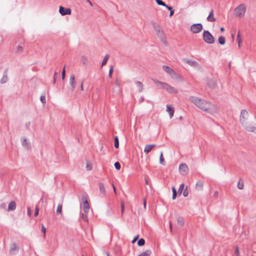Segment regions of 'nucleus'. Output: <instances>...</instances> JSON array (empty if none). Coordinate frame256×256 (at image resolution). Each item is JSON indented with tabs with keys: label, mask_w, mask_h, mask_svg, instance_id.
Instances as JSON below:
<instances>
[{
	"label": "nucleus",
	"mask_w": 256,
	"mask_h": 256,
	"mask_svg": "<svg viewBox=\"0 0 256 256\" xmlns=\"http://www.w3.org/2000/svg\"><path fill=\"white\" fill-rule=\"evenodd\" d=\"M92 164L90 162H87L86 164V169L88 170H90L92 169Z\"/></svg>",
	"instance_id": "nucleus-43"
},
{
	"label": "nucleus",
	"mask_w": 256,
	"mask_h": 256,
	"mask_svg": "<svg viewBox=\"0 0 256 256\" xmlns=\"http://www.w3.org/2000/svg\"><path fill=\"white\" fill-rule=\"evenodd\" d=\"M174 10H170V17L172 16L174 14Z\"/></svg>",
	"instance_id": "nucleus-59"
},
{
	"label": "nucleus",
	"mask_w": 256,
	"mask_h": 256,
	"mask_svg": "<svg viewBox=\"0 0 256 256\" xmlns=\"http://www.w3.org/2000/svg\"><path fill=\"white\" fill-rule=\"evenodd\" d=\"M28 214L29 216H31V210H30V208H29V207L28 208Z\"/></svg>",
	"instance_id": "nucleus-54"
},
{
	"label": "nucleus",
	"mask_w": 256,
	"mask_h": 256,
	"mask_svg": "<svg viewBox=\"0 0 256 256\" xmlns=\"http://www.w3.org/2000/svg\"><path fill=\"white\" fill-rule=\"evenodd\" d=\"M155 146L156 145L154 144L146 145L144 148V152L146 154H148Z\"/></svg>",
	"instance_id": "nucleus-15"
},
{
	"label": "nucleus",
	"mask_w": 256,
	"mask_h": 256,
	"mask_svg": "<svg viewBox=\"0 0 256 256\" xmlns=\"http://www.w3.org/2000/svg\"><path fill=\"white\" fill-rule=\"evenodd\" d=\"M62 204H59L58 205V206L57 208V209H56V213L58 214H60L62 213Z\"/></svg>",
	"instance_id": "nucleus-33"
},
{
	"label": "nucleus",
	"mask_w": 256,
	"mask_h": 256,
	"mask_svg": "<svg viewBox=\"0 0 256 256\" xmlns=\"http://www.w3.org/2000/svg\"><path fill=\"white\" fill-rule=\"evenodd\" d=\"M152 254V251L150 250H146L144 252H142L138 256H150Z\"/></svg>",
	"instance_id": "nucleus-19"
},
{
	"label": "nucleus",
	"mask_w": 256,
	"mask_h": 256,
	"mask_svg": "<svg viewBox=\"0 0 256 256\" xmlns=\"http://www.w3.org/2000/svg\"><path fill=\"white\" fill-rule=\"evenodd\" d=\"M202 30V26L200 24H192L190 27V30L194 34L200 32Z\"/></svg>",
	"instance_id": "nucleus-7"
},
{
	"label": "nucleus",
	"mask_w": 256,
	"mask_h": 256,
	"mask_svg": "<svg viewBox=\"0 0 256 256\" xmlns=\"http://www.w3.org/2000/svg\"><path fill=\"white\" fill-rule=\"evenodd\" d=\"M204 184L202 182L198 181L196 183V188L197 190H202L203 189Z\"/></svg>",
	"instance_id": "nucleus-17"
},
{
	"label": "nucleus",
	"mask_w": 256,
	"mask_h": 256,
	"mask_svg": "<svg viewBox=\"0 0 256 256\" xmlns=\"http://www.w3.org/2000/svg\"><path fill=\"white\" fill-rule=\"evenodd\" d=\"M248 116V111L242 110L240 112V121L243 126L248 124L247 119Z\"/></svg>",
	"instance_id": "nucleus-6"
},
{
	"label": "nucleus",
	"mask_w": 256,
	"mask_h": 256,
	"mask_svg": "<svg viewBox=\"0 0 256 256\" xmlns=\"http://www.w3.org/2000/svg\"><path fill=\"white\" fill-rule=\"evenodd\" d=\"M83 200V208L85 213H88L90 208V205L88 202L87 198L86 197L82 198Z\"/></svg>",
	"instance_id": "nucleus-10"
},
{
	"label": "nucleus",
	"mask_w": 256,
	"mask_h": 256,
	"mask_svg": "<svg viewBox=\"0 0 256 256\" xmlns=\"http://www.w3.org/2000/svg\"><path fill=\"white\" fill-rule=\"evenodd\" d=\"M218 192H214V196L215 198H217L218 196Z\"/></svg>",
	"instance_id": "nucleus-58"
},
{
	"label": "nucleus",
	"mask_w": 256,
	"mask_h": 256,
	"mask_svg": "<svg viewBox=\"0 0 256 256\" xmlns=\"http://www.w3.org/2000/svg\"><path fill=\"white\" fill-rule=\"evenodd\" d=\"M112 188H113V189H114V194H116V189L115 186H114V184H112Z\"/></svg>",
	"instance_id": "nucleus-57"
},
{
	"label": "nucleus",
	"mask_w": 256,
	"mask_h": 256,
	"mask_svg": "<svg viewBox=\"0 0 256 256\" xmlns=\"http://www.w3.org/2000/svg\"><path fill=\"white\" fill-rule=\"evenodd\" d=\"M220 30H221L222 32H224V28L223 27H222V28H220Z\"/></svg>",
	"instance_id": "nucleus-64"
},
{
	"label": "nucleus",
	"mask_w": 256,
	"mask_h": 256,
	"mask_svg": "<svg viewBox=\"0 0 256 256\" xmlns=\"http://www.w3.org/2000/svg\"><path fill=\"white\" fill-rule=\"evenodd\" d=\"M65 68H66V66H64V67L62 71V80H64V78H65V74H66Z\"/></svg>",
	"instance_id": "nucleus-46"
},
{
	"label": "nucleus",
	"mask_w": 256,
	"mask_h": 256,
	"mask_svg": "<svg viewBox=\"0 0 256 256\" xmlns=\"http://www.w3.org/2000/svg\"><path fill=\"white\" fill-rule=\"evenodd\" d=\"M184 62L191 66H192V67L198 66V64L197 63V62L196 61L192 60H189V59L185 60Z\"/></svg>",
	"instance_id": "nucleus-14"
},
{
	"label": "nucleus",
	"mask_w": 256,
	"mask_h": 256,
	"mask_svg": "<svg viewBox=\"0 0 256 256\" xmlns=\"http://www.w3.org/2000/svg\"><path fill=\"white\" fill-rule=\"evenodd\" d=\"M0 207L2 208H6V204L4 203H3L1 205H0Z\"/></svg>",
	"instance_id": "nucleus-60"
},
{
	"label": "nucleus",
	"mask_w": 256,
	"mask_h": 256,
	"mask_svg": "<svg viewBox=\"0 0 256 256\" xmlns=\"http://www.w3.org/2000/svg\"><path fill=\"white\" fill-rule=\"evenodd\" d=\"M172 198L173 200H174L176 197V190L174 186H172Z\"/></svg>",
	"instance_id": "nucleus-32"
},
{
	"label": "nucleus",
	"mask_w": 256,
	"mask_h": 256,
	"mask_svg": "<svg viewBox=\"0 0 256 256\" xmlns=\"http://www.w3.org/2000/svg\"><path fill=\"white\" fill-rule=\"evenodd\" d=\"M114 167L117 170H120V169L121 166L120 164L118 162H116L114 163Z\"/></svg>",
	"instance_id": "nucleus-40"
},
{
	"label": "nucleus",
	"mask_w": 256,
	"mask_h": 256,
	"mask_svg": "<svg viewBox=\"0 0 256 256\" xmlns=\"http://www.w3.org/2000/svg\"><path fill=\"white\" fill-rule=\"evenodd\" d=\"M162 70L172 79L180 82H184L183 78L169 66H163Z\"/></svg>",
	"instance_id": "nucleus-2"
},
{
	"label": "nucleus",
	"mask_w": 256,
	"mask_h": 256,
	"mask_svg": "<svg viewBox=\"0 0 256 256\" xmlns=\"http://www.w3.org/2000/svg\"><path fill=\"white\" fill-rule=\"evenodd\" d=\"M178 224L180 226H182L184 224V220L180 217H178L177 219Z\"/></svg>",
	"instance_id": "nucleus-27"
},
{
	"label": "nucleus",
	"mask_w": 256,
	"mask_h": 256,
	"mask_svg": "<svg viewBox=\"0 0 256 256\" xmlns=\"http://www.w3.org/2000/svg\"><path fill=\"white\" fill-rule=\"evenodd\" d=\"M236 42L238 44V47L239 48L241 46V44H242V38L240 37V32H238L237 37H236Z\"/></svg>",
	"instance_id": "nucleus-21"
},
{
	"label": "nucleus",
	"mask_w": 256,
	"mask_h": 256,
	"mask_svg": "<svg viewBox=\"0 0 256 256\" xmlns=\"http://www.w3.org/2000/svg\"><path fill=\"white\" fill-rule=\"evenodd\" d=\"M16 208V204L14 201H11L8 206V208L7 210L10 211V210H14Z\"/></svg>",
	"instance_id": "nucleus-16"
},
{
	"label": "nucleus",
	"mask_w": 256,
	"mask_h": 256,
	"mask_svg": "<svg viewBox=\"0 0 256 256\" xmlns=\"http://www.w3.org/2000/svg\"><path fill=\"white\" fill-rule=\"evenodd\" d=\"M114 146L116 148H118L119 146L118 140L117 136L114 137Z\"/></svg>",
	"instance_id": "nucleus-36"
},
{
	"label": "nucleus",
	"mask_w": 256,
	"mask_h": 256,
	"mask_svg": "<svg viewBox=\"0 0 256 256\" xmlns=\"http://www.w3.org/2000/svg\"><path fill=\"white\" fill-rule=\"evenodd\" d=\"M138 88V90L140 92H141L142 90V84L141 82H136Z\"/></svg>",
	"instance_id": "nucleus-35"
},
{
	"label": "nucleus",
	"mask_w": 256,
	"mask_h": 256,
	"mask_svg": "<svg viewBox=\"0 0 256 256\" xmlns=\"http://www.w3.org/2000/svg\"><path fill=\"white\" fill-rule=\"evenodd\" d=\"M38 212H39V208L38 206H36L35 208V212H34V216H36L38 214Z\"/></svg>",
	"instance_id": "nucleus-47"
},
{
	"label": "nucleus",
	"mask_w": 256,
	"mask_h": 256,
	"mask_svg": "<svg viewBox=\"0 0 256 256\" xmlns=\"http://www.w3.org/2000/svg\"><path fill=\"white\" fill-rule=\"evenodd\" d=\"M218 85L217 81L215 79H212L209 84V88H214L216 87Z\"/></svg>",
	"instance_id": "nucleus-18"
},
{
	"label": "nucleus",
	"mask_w": 256,
	"mask_h": 256,
	"mask_svg": "<svg viewBox=\"0 0 256 256\" xmlns=\"http://www.w3.org/2000/svg\"><path fill=\"white\" fill-rule=\"evenodd\" d=\"M243 126L246 130L249 132H256V126H252L248 123Z\"/></svg>",
	"instance_id": "nucleus-13"
},
{
	"label": "nucleus",
	"mask_w": 256,
	"mask_h": 256,
	"mask_svg": "<svg viewBox=\"0 0 256 256\" xmlns=\"http://www.w3.org/2000/svg\"><path fill=\"white\" fill-rule=\"evenodd\" d=\"M154 82L155 84L160 85L162 88L170 94H176L178 93V90L176 88L168 83L159 82L156 80H154Z\"/></svg>",
	"instance_id": "nucleus-3"
},
{
	"label": "nucleus",
	"mask_w": 256,
	"mask_h": 256,
	"mask_svg": "<svg viewBox=\"0 0 256 256\" xmlns=\"http://www.w3.org/2000/svg\"><path fill=\"white\" fill-rule=\"evenodd\" d=\"M22 144L26 148H28L30 147V142L26 138H24L22 140Z\"/></svg>",
	"instance_id": "nucleus-22"
},
{
	"label": "nucleus",
	"mask_w": 256,
	"mask_h": 256,
	"mask_svg": "<svg viewBox=\"0 0 256 256\" xmlns=\"http://www.w3.org/2000/svg\"><path fill=\"white\" fill-rule=\"evenodd\" d=\"M70 84L71 86L72 90H73L76 87L75 76L74 74H71L70 76Z\"/></svg>",
	"instance_id": "nucleus-12"
},
{
	"label": "nucleus",
	"mask_w": 256,
	"mask_h": 256,
	"mask_svg": "<svg viewBox=\"0 0 256 256\" xmlns=\"http://www.w3.org/2000/svg\"><path fill=\"white\" fill-rule=\"evenodd\" d=\"M59 12L62 16L70 15L71 14V10L70 8H64L62 6L59 7Z\"/></svg>",
	"instance_id": "nucleus-8"
},
{
	"label": "nucleus",
	"mask_w": 256,
	"mask_h": 256,
	"mask_svg": "<svg viewBox=\"0 0 256 256\" xmlns=\"http://www.w3.org/2000/svg\"><path fill=\"white\" fill-rule=\"evenodd\" d=\"M160 163L161 164L164 165L165 162H164V158L163 156V154L162 152H161L160 153Z\"/></svg>",
	"instance_id": "nucleus-25"
},
{
	"label": "nucleus",
	"mask_w": 256,
	"mask_h": 256,
	"mask_svg": "<svg viewBox=\"0 0 256 256\" xmlns=\"http://www.w3.org/2000/svg\"><path fill=\"white\" fill-rule=\"evenodd\" d=\"M23 50V48L21 46H18L16 48V52L18 54H20Z\"/></svg>",
	"instance_id": "nucleus-30"
},
{
	"label": "nucleus",
	"mask_w": 256,
	"mask_h": 256,
	"mask_svg": "<svg viewBox=\"0 0 256 256\" xmlns=\"http://www.w3.org/2000/svg\"><path fill=\"white\" fill-rule=\"evenodd\" d=\"M246 10V5L244 4H241L234 9V14L237 18H242L244 16Z\"/></svg>",
	"instance_id": "nucleus-4"
},
{
	"label": "nucleus",
	"mask_w": 256,
	"mask_h": 256,
	"mask_svg": "<svg viewBox=\"0 0 256 256\" xmlns=\"http://www.w3.org/2000/svg\"><path fill=\"white\" fill-rule=\"evenodd\" d=\"M82 59L84 60V64H85V62L86 61V58H85L84 57H82Z\"/></svg>",
	"instance_id": "nucleus-63"
},
{
	"label": "nucleus",
	"mask_w": 256,
	"mask_h": 256,
	"mask_svg": "<svg viewBox=\"0 0 256 256\" xmlns=\"http://www.w3.org/2000/svg\"><path fill=\"white\" fill-rule=\"evenodd\" d=\"M214 38L212 36L209 32V44H213L214 42Z\"/></svg>",
	"instance_id": "nucleus-38"
},
{
	"label": "nucleus",
	"mask_w": 256,
	"mask_h": 256,
	"mask_svg": "<svg viewBox=\"0 0 256 256\" xmlns=\"http://www.w3.org/2000/svg\"><path fill=\"white\" fill-rule=\"evenodd\" d=\"M189 100L202 110L207 112V102L206 100L194 96H190Z\"/></svg>",
	"instance_id": "nucleus-1"
},
{
	"label": "nucleus",
	"mask_w": 256,
	"mask_h": 256,
	"mask_svg": "<svg viewBox=\"0 0 256 256\" xmlns=\"http://www.w3.org/2000/svg\"><path fill=\"white\" fill-rule=\"evenodd\" d=\"M182 194L183 196H184V197H186L188 196V190H187V188H185V190H184V192L182 193Z\"/></svg>",
	"instance_id": "nucleus-48"
},
{
	"label": "nucleus",
	"mask_w": 256,
	"mask_h": 256,
	"mask_svg": "<svg viewBox=\"0 0 256 256\" xmlns=\"http://www.w3.org/2000/svg\"><path fill=\"white\" fill-rule=\"evenodd\" d=\"M234 252L236 256H238L240 255V252L238 246L235 247Z\"/></svg>",
	"instance_id": "nucleus-49"
},
{
	"label": "nucleus",
	"mask_w": 256,
	"mask_h": 256,
	"mask_svg": "<svg viewBox=\"0 0 256 256\" xmlns=\"http://www.w3.org/2000/svg\"><path fill=\"white\" fill-rule=\"evenodd\" d=\"M218 42L220 44L223 45L226 42V39L225 38L222 36H220L218 38Z\"/></svg>",
	"instance_id": "nucleus-28"
},
{
	"label": "nucleus",
	"mask_w": 256,
	"mask_h": 256,
	"mask_svg": "<svg viewBox=\"0 0 256 256\" xmlns=\"http://www.w3.org/2000/svg\"><path fill=\"white\" fill-rule=\"evenodd\" d=\"M40 100L42 104H44L46 103V96H45L44 94L40 96Z\"/></svg>",
	"instance_id": "nucleus-39"
},
{
	"label": "nucleus",
	"mask_w": 256,
	"mask_h": 256,
	"mask_svg": "<svg viewBox=\"0 0 256 256\" xmlns=\"http://www.w3.org/2000/svg\"><path fill=\"white\" fill-rule=\"evenodd\" d=\"M120 210L122 214H123L124 210V202H121L120 204Z\"/></svg>",
	"instance_id": "nucleus-42"
},
{
	"label": "nucleus",
	"mask_w": 256,
	"mask_h": 256,
	"mask_svg": "<svg viewBox=\"0 0 256 256\" xmlns=\"http://www.w3.org/2000/svg\"><path fill=\"white\" fill-rule=\"evenodd\" d=\"M112 72H113V68L112 67L109 70L108 76H109L110 78L112 77Z\"/></svg>",
	"instance_id": "nucleus-52"
},
{
	"label": "nucleus",
	"mask_w": 256,
	"mask_h": 256,
	"mask_svg": "<svg viewBox=\"0 0 256 256\" xmlns=\"http://www.w3.org/2000/svg\"><path fill=\"white\" fill-rule=\"evenodd\" d=\"M184 184H180L179 188H178V192L179 193H182V192L183 191L184 189Z\"/></svg>",
	"instance_id": "nucleus-44"
},
{
	"label": "nucleus",
	"mask_w": 256,
	"mask_h": 256,
	"mask_svg": "<svg viewBox=\"0 0 256 256\" xmlns=\"http://www.w3.org/2000/svg\"><path fill=\"white\" fill-rule=\"evenodd\" d=\"M7 77L6 76H4L1 79V82L2 83H4L6 82L7 80Z\"/></svg>",
	"instance_id": "nucleus-50"
},
{
	"label": "nucleus",
	"mask_w": 256,
	"mask_h": 256,
	"mask_svg": "<svg viewBox=\"0 0 256 256\" xmlns=\"http://www.w3.org/2000/svg\"><path fill=\"white\" fill-rule=\"evenodd\" d=\"M179 170L182 174L184 175L188 174V168L185 164H182L179 166Z\"/></svg>",
	"instance_id": "nucleus-9"
},
{
	"label": "nucleus",
	"mask_w": 256,
	"mask_h": 256,
	"mask_svg": "<svg viewBox=\"0 0 256 256\" xmlns=\"http://www.w3.org/2000/svg\"><path fill=\"white\" fill-rule=\"evenodd\" d=\"M156 2L158 4L162 6H165L166 4L162 0H156Z\"/></svg>",
	"instance_id": "nucleus-41"
},
{
	"label": "nucleus",
	"mask_w": 256,
	"mask_h": 256,
	"mask_svg": "<svg viewBox=\"0 0 256 256\" xmlns=\"http://www.w3.org/2000/svg\"><path fill=\"white\" fill-rule=\"evenodd\" d=\"M80 89L82 90H84V86H83V82H82L80 86Z\"/></svg>",
	"instance_id": "nucleus-62"
},
{
	"label": "nucleus",
	"mask_w": 256,
	"mask_h": 256,
	"mask_svg": "<svg viewBox=\"0 0 256 256\" xmlns=\"http://www.w3.org/2000/svg\"><path fill=\"white\" fill-rule=\"evenodd\" d=\"M99 188L100 192L104 194L106 192L104 184L102 183H100L99 184Z\"/></svg>",
	"instance_id": "nucleus-26"
},
{
	"label": "nucleus",
	"mask_w": 256,
	"mask_h": 256,
	"mask_svg": "<svg viewBox=\"0 0 256 256\" xmlns=\"http://www.w3.org/2000/svg\"><path fill=\"white\" fill-rule=\"evenodd\" d=\"M168 10H172V8L171 6H168V5L166 4L164 6Z\"/></svg>",
	"instance_id": "nucleus-56"
},
{
	"label": "nucleus",
	"mask_w": 256,
	"mask_h": 256,
	"mask_svg": "<svg viewBox=\"0 0 256 256\" xmlns=\"http://www.w3.org/2000/svg\"><path fill=\"white\" fill-rule=\"evenodd\" d=\"M87 214H88V213L84 212V214H82V218L83 220L84 221L86 222H88V218Z\"/></svg>",
	"instance_id": "nucleus-37"
},
{
	"label": "nucleus",
	"mask_w": 256,
	"mask_h": 256,
	"mask_svg": "<svg viewBox=\"0 0 256 256\" xmlns=\"http://www.w3.org/2000/svg\"><path fill=\"white\" fill-rule=\"evenodd\" d=\"M154 28L160 39L162 42L166 40L165 34L161 27L158 24H154Z\"/></svg>",
	"instance_id": "nucleus-5"
},
{
	"label": "nucleus",
	"mask_w": 256,
	"mask_h": 256,
	"mask_svg": "<svg viewBox=\"0 0 256 256\" xmlns=\"http://www.w3.org/2000/svg\"><path fill=\"white\" fill-rule=\"evenodd\" d=\"M138 238H139V236L138 234L137 236H136L134 238V240H132V244L134 243V242L137 240Z\"/></svg>",
	"instance_id": "nucleus-51"
},
{
	"label": "nucleus",
	"mask_w": 256,
	"mask_h": 256,
	"mask_svg": "<svg viewBox=\"0 0 256 256\" xmlns=\"http://www.w3.org/2000/svg\"><path fill=\"white\" fill-rule=\"evenodd\" d=\"M146 198H144V200H143V204H144V208H146Z\"/></svg>",
	"instance_id": "nucleus-55"
},
{
	"label": "nucleus",
	"mask_w": 256,
	"mask_h": 256,
	"mask_svg": "<svg viewBox=\"0 0 256 256\" xmlns=\"http://www.w3.org/2000/svg\"><path fill=\"white\" fill-rule=\"evenodd\" d=\"M108 58H109V55L106 54L104 56V58L102 62V66H104L106 64Z\"/></svg>",
	"instance_id": "nucleus-29"
},
{
	"label": "nucleus",
	"mask_w": 256,
	"mask_h": 256,
	"mask_svg": "<svg viewBox=\"0 0 256 256\" xmlns=\"http://www.w3.org/2000/svg\"><path fill=\"white\" fill-rule=\"evenodd\" d=\"M237 186H238V188L240 190H242L244 188V182L241 179H240L239 180V182L238 183Z\"/></svg>",
	"instance_id": "nucleus-23"
},
{
	"label": "nucleus",
	"mask_w": 256,
	"mask_h": 256,
	"mask_svg": "<svg viewBox=\"0 0 256 256\" xmlns=\"http://www.w3.org/2000/svg\"><path fill=\"white\" fill-rule=\"evenodd\" d=\"M145 244V240L144 238L140 239L138 242V246H143Z\"/></svg>",
	"instance_id": "nucleus-34"
},
{
	"label": "nucleus",
	"mask_w": 256,
	"mask_h": 256,
	"mask_svg": "<svg viewBox=\"0 0 256 256\" xmlns=\"http://www.w3.org/2000/svg\"><path fill=\"white\" fill-rule=\"evenodd\" d=\"M18 247L16 244H12L10 248V252H13L18 250Z\"/></svg>",
	"instance_id": "nucleus-20"
},
{
	"label": "nucleus",
	"mask_w": 256,
	"mask_h": 256,
	"mask_svg": "<svg viewBox=\"0 0 256 256\" xmlns=\"http://www.w3.org/2000/svg\"><path fill=\"white\" fill-rule=\"evenodd\" d=\"M203 37H204V40L206 42H208V30L204 31V34H203Z\"/></svg>",
	"instance_id": "nucleus-31"
},
{
	"label": "nucleus",
	"mask_w": 256,
	"mask_h": 256,
	"mask_svg": "<svg viewBox=\"0 0 256 256\" xmlns=\"http://www.w3.org/2000/svg\"><path fill=\"white\" fill-rule=\"evenodd\" d=\"M166 111L169 114L170 118H171L174 116V108L171 104H167L166 106Z\"/></svg>",
	"instance_id": "nucleus-11"
},
{
	"label": "nucleus",
	"mask_w": 256,
	"mask_h": 256,
	"mask_svg": "<svg viewBox=\"0 0 256 256\" xmlns=\"http://www.w3.org/2000/svg\"><path fill=\"white\" fill-rule=\"evenodd\" d=\"M42 232L44 237V238L46 236V228L43 224L42 226Z\"/></svg>",
	"instance_id": "nucleus-45"
},
{
	"label": "nucleus",
	"mask_w": 256,
	"mask_h": 256,
	"mask_svg": "<svg viewBox=\"0 0 256 256\" xmlns=\"http://www.w3.org/2000/svg\"><path fill=\"white\" fill-rule=\"evenodd\" d=\"M170 231H172V224L171 222H170Z\"/></svg>",
	"instance_id": "nucleus-61"
},
{
	"label": "nucleus",
	"mask_w": 256,
	"mask_h": 256,
	"mask_svg": "<svg viewBox=\"0 0 256 256\" xmlns=\"http://www.w3.org/2000/svg\"><path fill=\"white\" fill-rule=\"evenodd\" d=\"M216 20V18L214 16V12L212 10L209 14V22H214Z\"/></svg>",
	"instance_id": "nucleus-24"
},
{
	"label": "nucleus",
	"mask_w": 256,
	"mask_h": 256,
	"mask_svg": "<svg viewBox=\"0 0 256 256\" xmlns=\"http://www.w3.org/2000/svg\"><path fill=\"white\" fill-rule=\"evenodd\" d=\"M57 76H58V74L56 72H55L54 74V82H55L56 80V79L57 78Z\"/></svg>",
	"instance_id": "nucleus-53"
}]
</instances>
